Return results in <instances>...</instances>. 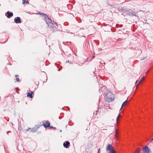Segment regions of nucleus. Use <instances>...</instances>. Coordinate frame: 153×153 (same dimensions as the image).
I'll list each match as a JSON object with an SVG mask.
<instances>
[{
    "label": "nucleus",
    "instance_id": "4468645a",
    "mask_svg": "<svg viewBox=\"0 0 153 153\" xmlns=\"http://www.w3.org/2000/svg\"><path fill=\"white\" fill-rule=\"evenodd\" d=\"M29 3V1L27 0H22V4H28Z\"/></svg>",
    "mask_w": 153,
    "mask_h": 153
},
{
    "label": "nucleus",
    "instance_id": "1a4fd4ad",
    "mask_svg": "<svg viewBox=\"0 0 153 153\" xmlns=\"http://www.w3.org/2000/svg\"><path fill=\"white\" fill-rule=\"evenodd\" d=\"M113 148H114L111 145L108 144L106 147V150L107 151H110Z\"/></svg>",
    "mask_w": 153,
    "mask_h": 153
},
{
    "label": "nucleus",
    "instance_id": "e433bc0d",
    "mask_svg": "<svg viewBox=\"0 0 153 153\" xmlns=\"http://www.w3.org/2000/svg\"><path fill=\"white\" fill-rule=\"evenodd\" d=\"M141 82V81H140L139 82Z\"/></svg>",
    "mask_w": 153,
    "mask_h": 153
},
{
    "label": "nucleus",
    "instance_id": "0eeeda50",
    "mask_svg": "<svg viewBox=\"0 0 153 153\" xmlns=\"http://www.w3.org/2000/svg\"><path fill=\"white\" fill-rule=\"evenodd\" d=\"M70 144V143L68 141H66L64 143L63 145L64 147L68 148V147L69 146Z\"/></svg>",
    "mask_w": 153,
    "mask_h": 153
},
{
    "label": "nucleus",
    "instance_id": "72a5a7b5",
    "mask_svg": "<svg viewBox=\"0 0 153 153\" xmlns=\"http://www.w3.org/2000/svg\"><path fill=\"white\" fill-rule=\"evenodd\" d=\"M148 71H147L146 72H147V73H148Z\"/></svg>",
    "mask_w": 153,
    "mask_h": 153
},
{
    "label": "nucleus",
    "instance_id": "4be33fe9",
    "mask_svg": "<svg viewBox=\"0 0 153 153\" xmlns=\"http://www.w3.org/2000/svg\"><path fill=\"white\" fill-rule=\"evenodd\" d=\"M97 153H100V149H99L97 152Z\"/></svg>",
    "mask_w": 153,
    "mask_h": 153
},
{
    "label": "nucleus",
    "instance_id": "f8f14e48",
    "mask_svg": "<svg viewBox=\"0 0 153 153\" xmlns=\"http://www.w3.org/2000/svg\"><path fill=\"white\" fill-rule=\"evenodd\" d=\"M38 128L34 127L30 129V131L32 133H34L36 131L38 130Z\"/></svg>",
    "mask_w": 153,
    "mask_h": 153
},
{
    "label": "nucleus",
    "instance_id": "f257e3e1",
    "mask_svg": "<svg viewBox=\"0 0 153 153\" xmlns=\"http://www.w3.org/2000/svg\"><path fill=\"white\" fill-rule=\"evenodd\" d=\"M38 14L40 15L43 16L45 17V20L48 27L50 29L52 30L53 32L56 30L58 27L57 23L52 20L46 14L43 13L39 12Z\"/></svg>",
    "mask_w": 153,
    "mask_h": 153
},
{
    "label": "nucleus",
    "instance_id": "a211bd4d",
    "mask_svg": "<svg viewBox=\"0 0 153 153\" xmlns=\"http://www.w3.org/2000/svg\"><path fill=\"white\" fill-rule=\"evenodd\" d=\"M120 113L119 114V115H118V116L117 118V122L118 121V118H119V117L120 116Z\"/></svg>",
    "mask_w": 153,
    "mask_h": 153
},
{
    "label": "nucleus",
    "instance_id": "2f4dec72",
    "mask_svg": "<svg viewBox=\"0 0 153 153\" xmlns=\"http://www.w3.org/2000/svg\"><path fill=\"white\" fill-rule=\"evenodd\" d=\"M138 82V80H137L136 81V83Z\"/></svg>",
    "mask_w": 153,
    "mask_h": 153
},
{
    "label": "nucleus",
    "instance_id": "2eb2a0df",
    "mask_svg": "<svg viewBox=\"0 0 153 153\" xmlns=\"http://www.w3.org/2000/svg\"><path fill=\"white\" fill-rule=\"evenodd\" d=\"M115 151L114 149L113 148L111 150H110V152L109 153H115Z\"/></svg>",
    "mask_w": 153,
    "mask_h": 153
},
{
    "label": "nucleus",
    "instance_id": "423d86ee",
    "mask_svg": "<svg viewBox=\"0 0 153 153\" xmlns=\"http://www.w3.org/2000/svg\"><path fill=\"white\" fill-rule=\"evenodd\" d=\"M14 21L16 24L21 23V18L19 17H17L15 18L14 19Z\"/></svg>",
    "mask_w": 153,
    "mask_h": 153
},
{
    "label": "nucleus",
    "instance_id": "5701e85b",
    "mask_svg": "<svg viewBox=\"0 0 153 153\" xmlns=\"http://www.w3.org/2000/svg\"><path fill=\"white\" fill-rule=\"evenodd\" d=\"M145 58H146V57H144L143 58L141 59V60H144Z\"/></svg>",
    "mask_w": 153,
    "mask_h": 153
},
{
    "label": "nucleus",
    "instance_id": "20e7f679",
    "mask_svg": "<svg viewBox=\"0 0 153 153\" xmlns=\"http://www.w3.org/2000/svg\"><path fill=\"white\" fill-rule=\"evenodd\" d=\"M50 123H49L48 121H45V123H44L43 125L44 128H46L48 127H49V128L51 129V128H53V129H56L55 127H54L52 126H50Z\"/></svg>",
    "mask_w": 153,
    "mask_h": 153
},
{
    "label": "nucleus",
    "instance_id": "9d476101",
    "mask_svg": "<svg viewBox=\"0 0 153 153\" xmlns=\"http://www.w3.org/2000/svg\"><path fill=\"white\" fill-rule=\"evenodd\" d=\"M125 8H123L121 7H118L117 8V10H118L120 12H122L124 13V10H125Z\"/></svg>",
    "mask_w": 153,
    "mask_h": 153
},
{
    "label": "nucleus",
    "instance_id": "393cba45",
    "mask_svg": "<svg viewBox=\"0 0 153 153\" xmlns=\"http://www.w3.org/2000/svg\"><path fill=\"white\" fill-rule=\"evenodd\" d=\"M73 63V62H70V64H72Z\"/></svg>",
    "mask_w": 153,
    "mask_h": 153
},
{
    "label": "nucleus",
    "instance_id": "f03ea898",
    "mask_svg": "<svg viewBox=\"0 0 153 153\" xmlns=\"http://www.w3.org/2000/svg\"><path fill=\"white\" fill-rule=\"evenodd\" d=\"M105 98L108 101L110 102L114 100V95L111 92H109L106 94Z\"/></svg>",
    "mask_w": 153,
    "mask_h": 153
},
{
    "label": "nucleus",
    "instance_id": "b1692460",
    "mask_svg": "<svg viewBox=\"0 0 153 153\" xmlns=\"http://www.w3.org/2000/svg\"><path fill=\"white\" fill-rule=\"evenodd\" d=\"M18 76H19V75H17V74H16L15 75V77H18Z\"/></svg>",
    "mask_w": 153,
    "mask_h": 153
},
{
    "label": "nucleus",
    "instance_id": "7ed1b4c3",
    "mask_svg": "<svg viewBox=\"0 0 153 153\" xmlns=\"http://www.w3.org/2000/svg\"><path fill=\"white\" fill-rule=\"evenodd\" d=\"M124 13L128 14L129 16H137L136 14V13L134 12L132 10H128L126 8L125 10H124Z\"/></svg>",
    "mask_w": 153,
    "mask_h": 153
},
{
    "label": "nucleus",
    "instance_id": "dca6fc26",
    "mask_svg": "<svg viewBox=\"0 0 153 153\" xmlns=\"http://www.w3.org/2000/svg\"><path fill=\"white\" fill-rule=\"evenodd\" d=\"M140 150L139 149H137L135 151V153H140Z\"/></svg>",
    "mask_w": 153,
    "mask_h": 153
},
{
    "label": "nucleus",
    "instance_id": "cd10ccee",
    "mask_svg": "<svg viewBox=\"0 0 153 153\" xmlns=\"http://www.w3.org/2000/svg\"><path fill=\"white\" fill-rule=\"evenodd\" d=\"M60 68H59L58 69V71H60Z\"/></svg>",
    "mask_w": 153,
    "mask_h": 153
},
{
    "label": "nucleus",
    "instance_id": "f3484780",
    "mask_svg": "<svg viewBox=\"0 0 153 153\" xmlns=\"http://www.w3.org/2000/svg\"><path fill=\"white\" fill-rule=\"evenodd\" d=\"M105 88L104 86H102L101 89H99V91H101L104 88Z\"/></svg>",
    "mask_w": 153,
    "mask_h": 153
},
{
    "label": "nucleus",
    "instance_id": "7c9ffc66",
    "mask_svg": "<svg viewBox=\"0 0 153 153\" xmlns=\"http://www.w3.org/2000/svg\"><path fill=\"white\" fill-rule=\"evenodd\" d=\"M123 25H120V27H122V26Z\"/></svg>",
    "mask_w": 153,
    "mask_h": 153
},
{
    "label": "nucleus",
    "instance_id": "bb28decb",
    "mask_svg": "<svg viewBox=\"0 0 153 153\" xmlns=\"http://www.w3.org/2000/svg\"><path fill=\"white\" fill-rule=\"evenodd\" d=\"M153 141V138L151 140V141Z\"/></svg>",
    "mask_w": 153,
    "mask_h": 153
},
{
    "label": "nucleus",
    "instance_id": "9b49d317",
    "mask_svg": "<svg viewBox=\"0 0 153 153\" xmlns=\"http://www.w3.org/2000/svg\"><path fill=\"white\" fill-rule=\"evenodd\" d=\"M33 92L31 91L30 93L28 92L27 94V97H29L30 98H32L33 97Z\"/></svg>",
    "mask_w": 153,
    "mask_h": 153
},
{
    "label": "nucleus",
    "instance_id": "6e6552de",
    "mask_svg": "<svg viewBox=\"0 0 153 153\" xmlns=\"http://www.w3.org/2000/svg\"><path fill=\"white\" fill-rule=\"evenodd\" d=\"M150 151L148 147L146 146L143 149V151L144 153H149V152Z\"/></svg>",
    "mask_w": 153,
    "mask_h": 153
},
{
    "label": "nucleus",
    "instance_id": "a878e982",
    "mask_svg": "<svg viewBox=\"0 0 153 153\" xmlns=\"http://www.w3.org/2000/svg\"><path fill=\"white\" fill-rule=\"evenodd\" d=\"M30 129V128H29L28 129H27V130H26V131H28L29 130V129Z\"/></svg>",
    "mask_w": 153,
    "mask_h": 153
},
{
    "label": "nucleus",
    "instance_id": "aec40b11",
    "mask_svg": "<svg viewBox=\"0 0 153 153\" xmlns=\"http://www.w3.org/2000/svg\"><path fill=\"white\" fill-rule=\"evenodd\" d=\"M98 111H99V109L98 110V111H95H95H94V113H93L94 114H96H96H97V112Z\"/></svg>",
    "mask_w": 153,
    "mask_h": 153
},
{
    "label": "nucleus",
    "instance_id": "c756f323",
    "mask_svg": "<svg viewBox=\"0 0 153 153\" xmlns=\"http://www.w3.org/2000/svg\"><path fill=\"white\" fill-rule=\"evenodd\" d=\"M67 62H70L68 60L67 61Z\"/></svg>",
    "mask_w": 153,
    "mask_h": 153
},
{
    "label": "nucleus",
    "instance_id": "c9c22d12",
    "mask_svg": "<svg viewBox=\"0 0 153 153\" xmlns=\"http://www.w3.org/2000/svg\"><path fill=\"white\" fill-rule=\"evenodd\" d=\"M68 108V110H69L70 108Z\"/></svg>",
    "mask_w": 153,
    "mask_h": 153
},
{
    "label": "nucleus",
    "instance_id": "412c9836",
    "mask_svg": "<svg viewBox=\"0 0 153 153\" xmlns=\"http://www.w3.org/2000/svg\"><path fill=\"white\" fill-rule=\"evenodd\" d=\"M16 80L17 82H18L19 81V78H17L16 79Z\"/></svg>",
    "mask_w": 153,
    "mask_h": 153
},
{
    "label": "nucleus",
    "instance_id": "473e14b6",
    "mask_svg": "<svg viewBox=\"0 0 153 153\" xmlns=\"http://www.w3.org/2000/svg\"><path fill=\"white\" fill-rule=\"evenodd\" d=\"M60 131L61 132H62V130H60Z\"/></svg>",
    "mask_w": 153,
    "mask_h": 153
},
{
    "label": "nucleus",
    "instance_id": "ddd939ff",
    "mask_svg": "<svg viewBox=\"0 0 153 153\" xmlns=\"http://www.w3.org/2000/svg\"><path fill=\"white\" fill-rule=\"evenodd\" d=\"M128 102V101L127 100H126L124 102L122 105V106L120 109V110L122 108L123 105H126V104Z\"/></svg>",
    "mask_w": 153,
    "mask_h": 153
},
{
    "label": "nucleus",
    "instance_id": "6ab92c4d",
    "mask_svg": "<svg viewBox=\"0 0 153 153\" xmlns=\"http://www.w3.org/2000/svg\"><path fill=\"white\" fill-rule=\"evenodd\" d=\"M104 81V80L102 79H101V80H100V81L99 82V83H100V84H101V82H102V83H103V81Z\"/></svg>",
    "mask_w": 153,
    "mask_h": 153
},
{
    "label": "nucleus",
    "instance_id": "39448f33",
    "mask_svg": "<svg viewBox=\"0 0 153 153\" xmlns=\"http://www.w3.org/2000/svg\"><path fill=\"white\" fill-rule=\"evenodd\" d=\"M5 16H6L8 18H10L13 16V13L12 12L8 11L5 13Z\"/></svg>",
    "mask_w": 153,
    "mask_h": 153
},
{
    "label": "nucleus",
    "instance_id": "f704fd0d",
    "mask_svg": "<svg viewBox=\"0 0 153 153\" xmlns=\"http://www.w3.org/2000/svg\"><path fill=\"white\" fill-rule=\"evenodd\" d=\"M59 119H60L61 118H60V117H59Z\"/></svg>",
    "mask_w": 153,
    "mask_h": 153
},
{
    "label": "nucleus",
    "instance_id": "c85d7f7f",
    "mask_svg": "<svg viewBox=\"0 0 153 153\" xmlns=\"http://www.w3.org/2000/svg\"><path fill=\"white\" fill-rule=\"evenodd\" d=\"M116 137H117V133L116 132Z\"/></svg>",
    "mask_w": 153,
    "mask_h": 153
}]
</instances>
